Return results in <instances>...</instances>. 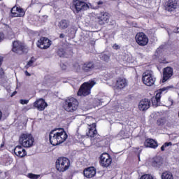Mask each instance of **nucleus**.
Returning <instances> with one entry per match:
<instances>
[{
	"instance_id": "obj_3",
	"label": "nucleus",
	"mask_w": 179,
	"mask_h": 179,
	"mask_svg": "<svg viewBox=\"0 0 179 179\" xmlns=\"http://www.w3.org/2000/svg\"><path fill=\"white\" fill-rule=\"evenodd\" d=\"M55 167L59 173H65L71 167V160L65 157H59L55 162Z\"/></svg>"
},
{
	"instance_id": "obj_43",
	"label": "nucleus",
	"mask_w": 179,
	"mask_h": 179,
	"mask_svg": "<svg viewBox=\"0 0 179 179\" xmlns=\"http://www.w3.org/2000/svg\"><path fill=\"white\" fill-rule=\"evenodd\" d=\"M2 62H3V57L0 56V68L2 66Z\"/></svg>"
},
{
	"instance_id": "obj_13",
	"label": "nucleus",
	"mask_w": 179,
	"mask_h": 179,
	"mask_svg": "<svg viewBox=\"0 0 179 179\" xmlns=\"http://www.w3.org/2000/svg\"><path fill=\"white\" fill-rule=\"evenodd\" d=\"M36 47L41 50H47L51 47V41L47 37H41L36 42Z\"/></svg>"
},
{
	"instance_id": "obj_33",
	"label": "nucleus",
	"mask_w": 179,
	"mask_h": 179,
	"mask_svg": "<svg viewBox=\"0 0 179 179\" xmlns=\"http://www.w3.org/2000/svg\"><path fill=\"white\" fill-rule=\"evenodd\" d=\"M28 177L30 179H38V178H40V175H36V174H34V173H29Z\"/></svg>"
},
{
	"instance_id": "obj_38",
	"label": "nucleus",
	"mask_w": 179,
	"mask_h": 179,
	"mask_svg": "<svg viewBox=\"0 0 179 179\" xmlns=\"http://www.w3.org/2000/svg\"><path fill=\"white\" fill-rule=\"evenodd\" d=\"M96 5L98 6V8H101L104 5V1L100 0L99 1L96 2Z\"/></svg>"
},
{
	"instance_id": "obj_48",
	"label": "nucleus",
	"mask_w": 179,
	"mask_h": 179,
	"mask_svg": "<svg viewBox=\"0 0 179 179\" xmlns=\"http://www.w3.org/2000/svg\"><path fill=\"white\" fill-rule=\"evenodd\" d=\"M2 119V111L0 110V120Z\"/></svg>"
},
{
	"instance_id": "obj_30",
	"label": "nucleus",
	"mask_w": 179,
	"mask_h": 179,
	"mask_svg": "<svg viewBox=\"0 0 179 179\" xmlns=\"http://www.w3.org/2000/svg\"><path fill=\"white\" fill-rule=\"evenodd\" d=\"M57 54L60 57V58H64L66 52H65V49L61 48L57 50Z\"/></svg>"
},
{
	"instance_id": "obj_12",
	"label": "nucleus",
	"mask_w": 179,
	"mask_h": 179,
	"mask_svg": "<svg viewBox=\"0 0 179 179\" xmlns=\"http://www.w3.org/2000/svg\"><path fill=\"white\" fill-rule=\"evenodd\" d=\"M72 6L74 8L76 13L89 9V5L82 0H73Z\"/></svg>"
},
{
	"instance_id": "obj_53",
	"label": "nucleus",
	"mask_w": 179,
	"mask_h": 179,
	"mask_svg": "<svg viewBox=\"0 0 179 179\" xmlns=\"http://www.w3.org/2000/svg\"><path fill=\"white\" fill-rule=\"evenodd\" d=\"M1 1H2V0H0V2H1Z\"/></svg>"
},
{
	"instance_id": "obj_20",
	"label": "nucleus",
	"mask_w": 179,
	"mask_h": 179,
	"mask_svg": "<svg viewBox=\"0 0 179 179\" xmlns=\"http://www.w3.org/2000/svg\"><path fill=\"white\" fill-rule=\"evenodd\" d=\"M150 108V100L145 98L140 101L138 103V109L140 111H146Z\"/></svg>"
},
{
	"instance_id": "obj_29",
	"label": "nucleus",
	"mask_w": 179,
	"mask_h": 179,
	"mask_svg": "<svg viewBox=\"0 0 179 179\" xmlns=\"http://www.w3.org/2000/svg\"><path fill=\"white\" fill-rule=\"evenodd\" d=\"M6 79V76H5V71L3 68H0V85H3Z\"/></svg>"
},
{
	"instance_id": "obj_1",
	"label": "nucleus",
	"mask_w": 179,
	"mask_h": 179,
	"mask_svg": "<svg viewBox=\"0 0 179 179\" xmlns=\"http://www.w3.org/2000/svg\"><path fill=\"white\" fill-rule=\"evenodd\" d=\"M48 138L50 143L52 146H58V145L64 143L68 139V134L64 129H60L59 131H57V129H53L49 133Z\"/></svg>"
},
{
	"instance_id": "obj_4",
	"label": "nucleus",
	"mask_w": 179,
	"mask_h": 179,
	"mask_svg": "<svg viewBox=\"0 0 179 179\" xmlns=\"http://www.w3.org/2000/svg\"><path fill=\"white\" fill-rule=\"evenodd\" d=\"M94 85H96V82L94 80H89L83 83L77 92V96H83V97L89 96V94L92 93V89H93V86H94Z\"/></svg>"
},
{
	"instance_id": "obj_40",
	"label": "nucleus",
	"mask_w": 179,
	"mask_h": 179,
	"mask_svg": "<svg viewBox=\"0 0 179 179\" xmlns=\"http://www.w3.org/2000/svg\"><path fill=\"white\" fill-rule=\"evenodd\" d=\"M157 125H164L163 119H159L157 122Z\"/></svg>"
},
{
	"instance_id": "obj_51",
	"label": "nucleus",
	"mask_w": 179,
	"mask_h": 179,
	"mask_svg": "<svg viewBox=\"0 0 179 179\" xmlns=\"http://www.w3.org/2000/svg\"><path fill=\"white\" fill-rule=\"evenodd\" d=\"M176 29H177L176 33H179V27H177Z\"/></svg>"
},
{
	"instance_id": "obj_23",
	"label": "nucleus",
	"mask_w": 179,
	"mask_h": 179,
	"mask_svg": "<svg viewBox=\"0 0 179 179\" xmlns=\"http://www.w3.org/2000/svg\"><path fill=\"white\" fill-rule=\"evenodd\" d=\"M115 86L117 89L120 90L127 87V86H128L127 79L122 77H119L116 80Z\"/></svg>"
},
{
	"instance_id": "obj_35",
	"label": "nucleus",
	"mask_w": 179,
	"mask_h": 179,
	"mask_svg": "<svg viewBox=\"0 0 179 179\" xmlns=\"http://www.w3.org/2000/svg\"><path fill=\"white\" fill-rule=\"evenodd\" d=\"M5 38V34H3V32H0V43H2Z\"/></svg>"
},
{
	"instance_id": "obj_31",
	"label": "nucleus",
	"mask_w": 179,
	"mask_h": 179,
	"mask_svg": "<svg viewBox=\"0 0 179 179\" xmlns=\"http://www.w3.org/2000/svg\"><path fill=\"white\" fill-rule=\"evenodd\" d=\"M134 153L137 154L138 160H141V153H142V149H141L139 147L134 148Z\"/></svg>"
},
{
	"instance_id": "obj_34",
	"label": "nucleus",
	"mask_w": 179,
	"mask_h": 179,
	"mask_svg": "<svg viewBox=\"0 0 179 179\" xmlns=\"http://www.w3.org/2000/svg\"><path fill=\"white\" fill-rule=\"evenodd\" d=\"M140 179H155L150 174L143 175Z\"/></svg>"
},
{
	"instance_id": "obj_16",
	"label": "nucleus",
	"mask_w": 179,
	"mask_h": 179,
	"mask_svg": "<svg viewBox=\"0 0 179 179\" xmlns=\"http://www.w3.org/2000/svg\"><path fill=\"white\" fill-rule=\"evenodd\" d=\"M33 106L34 108H36V110H38V111H44V110H45V108L48 106V103L45 102V100H44V99L41 98L34 102Z\"/></svg>"
},
{
	"instance_id": "obj_28",
	"label": "nucleus",
	"mask_w": 179,
	"mask_h": 179,
	"mask_svg": "<svg viewBox=\"0 0 179 179\" xmlns=\"http://www.w3.org/2000/svg\"><path fill=\"white\" fill-rule=\"evenodd\" d=\"M117 136L120 139H128L129 138V134H128V131H125V130H121L117 134Z\"/></svg>"
},
{
	"instance_id": "obj_25",
	"label": "nucleus",
	"mask_w": 179,
	"mask_h": 179,
	"mask_svg": "<svg viewBox=\"0 0 179 179\" xmlns=\"http://www.w3.org/2000/svg\"><path fill=\"white\" fill-rule=\"evenodd\" d=\"M70 25L71 22H69V20L66 19H62L58 22V27L60 30H66Z\"/></svg>"
},
{
	"instance_id": "obj_11",
	"label": "nucleus",
	"mask_w": 179,
	"mask_h": 179,
	"mask_svg": "<svg viewBox=\"0 0 179 179\" xmlns=\"http://www.w3.org/2000/svg\"><path fill=\"white\" fill-rule=\"evenodd\" d=\"M99 164L101 167H110L113 163V158L111 155L107 152H103L100 155Z\"/></svg>"
},
{
	"instance_id": "obj_2",
	"label": "nucleus",
	"mask_w": 179,
	"mask_h": 179,
	"mask_svg": "<svg viewBox=\"0 0 179 179\" xmlns=\"http://www.w3.org/2000/svg\"><path fill=\"white\" fill-rule=\"evenodd\" d=\"M63 108L67 113H75L79 108V101L73 97L68 98L63 103Z\"/></svg>"
},
{
	"instance_id": "obj_42",
	"label": "nucleus",
	"mask_w": 179,
	"mask_h": 179,
	"mask_svg": "<svg viewBox=\"0 0 179 179\" xmlns=\"http://www.w3.org/2000/svg\"><path fill=\"white\" fill-rule=\"evenodd\" d=\"M31 107L25 106V107H24L23 110L24 111H29V110H31Z\"/></svg>"
},
{
	"instance_id": "obj_18",
	"label": "nucleus",
	"mask_w": 179,
	"mask_h": 179,
	"mask_svg": "<svg viewBox=\"0 0 179 179\" xmlns=\"http://www.w3.org/2000/svg\"><path fill=\"white\" fill-rule=\"evenodd\" d=\"M88 125V131L86 133L87 136L89 138H94L96 135H97V124L96 123H92L91 124H87Z\"/></svg>"
},
{
	"instance_id": "obj_49",
	"label": "nucleus",
	"mask_w": 179,
	"mask_h": 179,
	"mask_svg": "<svg viewBox=\"0 0 179 179\" xmlns=\"http://www.w3.org/2000/svg\"><path fill=\"white\" fill-rule=\"evenodd\" d=\"M25 69H27L28 68H30L29 66H28V64H27V65L24 66Z\"/></svg>"
},
{
	"instance_id": "obj_15",
	"label": "nucleus",
	"mask_w": 179,
	"mask_h": 179,
	"mask_svg": "<svg viewBox=\"0 0 179 179\" xmlns=\"http://www.w3.org/2000/svg\"><path fill=\"white\" fill-rule=\"evenodd\" d=\"M11 17H23L26 13L21 7L13 6L10 10Z\"/></svg>"
},
{
	"instance_id": "obj_47",
	"label": "nucleus",
	"mask_w": 179,
	"mask_h": 179,
	"mask_svg": "<svg viewBox=\"0 0 179 179\" xmlns=\"http://www.w3.org/2000/svg\"><path fill=\"white\" fill-rule=\"evenodd\" d=\"M16 93H17V92L14 91L12 94H11V97H13V96H15L16 94Z\"/></svg>"
},
{
	"instance_id": "obj_10",
	"label": "nucleus",
	"mask_w": 179,
	"mask_h": 179,
	"mask_svg": "<svg viewBox=\"0 0 179 179\" xmlns=\"http://www.w3.org/2000/svg\"><path fill=\"white\" fill-rule=\"evenodd\" d=\"M135 41L140 47H145L149 43V38L144 32H138L135 36Z\"/></svg>"
},
{
	"instance_id": "obj_46",
	"label": "nucleus",
	"mask_w": 179,
	"mask_h": 179,
	"mask_svg": "<svg viewBox=\"0 0 179 179\" xmlns=\"http://www.w3.org/2000/svg\"><path fill=\"white\" fill-rule=\"evenodd\" d=\"M161 64H167V61L164 59L162 62H160Z\"/></svg>"
},
{
	"instance_id": "obj_52",
	"label": "nucleus",
	"mask_w": 179,
	"mask_h": 179,
	"mask_svg": "<svg viewBox=\"0 0 179 179\" xmlns=\"http://www.w3.org/2000/svg\"><path fill=\"white\" fill-rule=\"evenodd\" d=\"M157 51H159V48L157 50Z\"/></svg>"
},
{
	"instance_id": "obj_22",
	"label": "nucleus",
	"mask_w": 179,
	"mask_h": 179,
	"mask_svg": "<svg viewBox=\"0 0 179 179\" xmlns=\"http://www.w3.org/2000/svg\"><path fill=\"white\" fill-rule=\"evenodd\" d=\"M83 174L87 178H92L96 176V168L90 166L84 169Z\"/></svg>"
},
{
	"instance_id": "obj_45",
	"label": "nucleus",
	"mask_w": 179,
	"mask_h": 179,
	"mask_svg": "<svg viewBox=\"0 0 179 179\" xmlns=\"http://www.w3.org/2000/svg\"><path fill=\"white\" fill-rule=\"evenodd\" d=\"M64 37H65V34H61L59 35V38H64Z\"/></svg>"
},
{
	"instance_id": "obj_6",
	"label": "nucleus",
	"mask_w": 179,
	"mask_h": 179,
	"mask_svg": "<svg viewBox=\"0 0 179 179\" xmlns=\"http://www.w3.org/2000/svg\"><path fill=\"white\" fill-rule=\"evenodd\" d=\"M171 87H173L168 86L157 90L155 97L154 99H152V103L154 107H159V106L162 104V102H160V99H162V96H163V94H166V93H167V92H169V90H170Z\"/></svg>"
},
{
	"instance_id": "obj_14",
	"label": "nucleus",
	"mask_w": 179,
	"mask_h": 179,
	"mask_svg": "<svg viewBox=\"0 0 179 179\" xmlns=\"http://www.w3.org/2000/svg\"><path fill=\"white\" fill-rule=\"evenodd\" d=\"M179 0H168L165 5V9L167 12H176L178 8Z\"/></svg>"
},
{
	"instance_id": "obj_21",
	"label": "nucleus",
	"mask_w": 179,
	"mask_h": 179,
	"mask_svg": "<svg viewBox=\"0 0 179 179\" xmlns=\"http://www.w3.org/2000/svg\"><path fill=\"white\" fill-rule=\"evenodd\" d=\"M13 152L15 156H17V157L22 158L27 155V152H26V150L22 145H17L14 148Z\"/></svg>"
},
{
	"instance_id": "obj_7",
	"label": "nucleus",
	"mask_w": 179,
	"mask_h": 179,
	"mask_svg": "<svg viewBox=\"0 0 179 179\" xmlns=\"http://www.w3.org/2000/svg\"><path fill=\"white\" fill-rule=\"evenodd\" d=\"M13 52L22 55V54H27L29 49L24 45V43H22L20 41H14L13 42Z\"/></svg>"
},
{
	"instance_id": "obj_5",
	"label": "nucleus",
	"mask_w": 179,
	"mask_h": 179,
	"mask_svg": "<svg viewBox=\"0 0 179 179\" xmlns=\"http://www.w3.org/2000/svg\"><path fill=\"white\" fill-rule=\"evenodd\" d=\"M19 143L22 148H31L34 145V137L31 134L22 133L20 136Z\"/></svg>"
},
{
	"instance_id": "obj_17",
	"label": "nucleus",
	"mask_w": 179,
	"mask_h": 179,
	"mask_svg": "<svg viewBox=\"0 0 179 179\" xmlns=\"http://www.w3.org/2000/svg\"><path fill=\"white\" fill-rule=\"evenodd\" d=\"M95 65L94 62L88 61L85 62L82 64L81 69L84 73H90L93 69H94Z\"/></svg>"
},
{
	"instance_id": "obj_27",
	"label": "nucleus",
	"mask_w": 179,
	"mask_h": 179,
	"mask_svg": "<svg viewBox=\"0 0 179 179\" xmlns=\"http://www.w3.org/2000/svg\"><path fill=\"white\" fill-rule=\"evenodd\" d=\"M161 178L162 179H174L173 173L169 171H166L162 173Z\"/></svg>"
},
{
	"instance_id": "obj_19",
	"label": "nucleus",
	"mask_w": 179,
	"mask_h": 179,
	"mask_svg": "<svg viewBox=\"0 0 179 179\" xmlns=\"http://www.w3.org/2000/svg\"><path fill=\"white\" fill-rule=\"evenodd\" d=\"M173 70L171 66H167L163 69V78L162 82L164 83V82H167L169 79L173 76Z\"/></svg>"
},
{
	"instance_id": "obj_39",
	"label": "nucleus",
	"mask_w": 179,
	"mask_h": 179,
	"mask_svg": "<svg viewBox=\"0 0 179 179\" xmlns=\"http://www.w3.org/2000/svg\"><path fill=\"white\" fill-rule=\"evenodd\" d=\"M33 64H34V60H33V57H31L27 64L29 66H33Z\"/></svg>"
},
{
	"instance_id": "obj_37",
	"label": "nucleus",
	"mask_w": 179,
	"mask_h": 179,
	"mask_svg": "<svg viewBox=\"0 0 179 179\" xmlns=\"http://www.w3.org/2000/svg\"><path fill=\"white\" fill-rule=\"evenodd\" d=\"M20 104H22V105L28 104L29 100L28 99H20Z\"/></svg>"
},
{
	"instance_id": "obj_44",
	"label": "nucleus",
	"mask_w": 179,
	"mask_h": 179,
	"mask_svg": "<svg viewBox=\"0 0 179 179\" xmlns=\"http://www.w3.org/2000/svg\"><path fill=\"white\" fill-rule=\"evenodd\" d=\"M24 73H25L26 76H31V74L30 73H29V71H25Z\"/></svg>"
},
{
	"instance_id": "obj_9",
	"label": "nucleus",
	"mask_w": 179,
	"mask_h": 179,
	"mask_svg": "<svg viewBox=\"0 0 179 179\" xmlns=\"http://www.w3.org/2000/svg\"><path fill=\"white\" fill-rule=\"evenodd\" d=\"M93 20H94L96 23H98V24H100V26H104V24L108 23L110 20V13L104 11L101 12L96 15Z\"/></svg>"
},
{
	"instance_id": "obj_50",
	"label": "nucleus",
	"mask_w": 179,
	"mask_h": 179,
	"mask_svg": "<svg viewBox=\"0 0 179 179\" xmlns=\"http://www.w3.org/2000/svg\"><path fill=\"white\" fill-rule=\"evenodd\" d=\"M4 146H5V144L3 143L1 144L0 148H3Z\"/></svg>"
},
{
	"instance_id": "obj_24",
	"label": "nucleus",
	"mask_w": 179,
	"mask_h": 179,
	"mask_svg": "<svg viewBox=\"0 0 179 179\" xmlns=\"http://www.w3.org/2000/svg\"><path fill=\"white\" fill-rule=\"evenodd\" d=\"M144 146H145V148H151V149H156L159 145L157 144V141L152 138H147L144 142Z\"/></svg>"
},
{
	"instance_id": "obj_8",
	"label": "nucleus",
	"mask_w": 179,
	"mask_h": 179,
	"mask_svg": "<svg viewBox=\"0 0 179 179\" xmlns=\"http://www.w3.org/2000/svg\"><path fill=\"white\" fill-rule=\"evenodd\" d=\"M142 82L145 86H153L156 82V78L153 76L150 71H145L142 75Z\"/></svg>"
},
{
	"instance_id": "obj_26",
	"label": "nucleus",
	"mask_w": 179,
	"mask_h": 179,
	"mask_svg": "<svg viewBox=\"0 0 179 179\" xmlns=\"http://www.w3.org/2000/svg\"><path fill=\"white\" fill-rule=\"evenodd\" d=\"M162 164H163V159L160 157H156L153 159L152 162V167H158L159 168Z\"/></svg>"
},
{
	"instance_id": "obj_41",
	"label": "nucleus",
	"mask_w": 179,
	"mask_h": 179,
	"mask_svg": "<svg viewBox=\"0 0 179 179\" xmlns=\"http://www.w3.org/2000/svg\"><path fill=\"white\" fill-rule=\"evenodd\" d=\"M113 50H120V47L118 45H117V43H115L113 45Z\"/></svg>"
},
{
	"instance_id": "obj_36",
	"label": "nucleus",
	"mask_w": 179,
	"mask_h": 179,
	"mask_svg": "<svg viewBox=\"0 0 179 179\" xmlns=\"http://www.w3.org/2000/svg\"><path fill=\"white\" fill-rule=\"evenodd\" d=\"M101 59H103V61L107 62V61H108V59H110V57H108V55H103L101 56Z\"/></svg>"
},
{
	"instance_id": "obj_32",
	"label": "nucleus",
	"mask_w": 179,
	"mask_h": 179,
	"mask_svg": "<svg viewBox=\"0 0 179 179\" xmlns=\"http://www.w3.org/2000/svg\"><path fill=\"white\" fill-rule=\"evenodd\" d=\"M173 143L171 142H166L162 147H161V150L162 152H164L166 150V148L169 146H171Z\"/></svg>"
}]
</instances>
